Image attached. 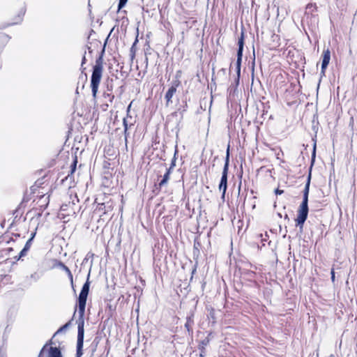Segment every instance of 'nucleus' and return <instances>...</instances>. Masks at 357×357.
<instances>
[{"mask_svg":"<svg viewBox=\"0 0 357 357\" xmlns=\"http://www.w3.org/2000/svg\"><path fill=\"white\" fill-rule=\"evenodd\" d=\"M90 273L88 274L86 282L84 284L78 297V313L79 319L77 320V352L76 357H81L83 354L82 349L84 344V315L85 312V307L87 296L89 292V282Z\"/></svg>","mask_w":357,"mask_h":357,"instance_id":"nucleus-1","label":"nucleus"},{"mask_svg":"<svg viewBox=\"0 0 357 357\" xmlns=\"http://www.w3.org/2000/svg\"><path fill=\"white\" fill-rule=\"evenodd\" d=\"M310 174H309L307 183L303 190V198L301 204L298 211L297 218L296 219V226H299L301 229H303V224L307 218L308 214V194L310 183Z\"/></svg>","mask_w":357,"mask_h":357,"instance_id":"nucleus-2","label":"nucleus"},{"mask_svg":"<svg viewBox=\"0 0 357 357\" xmlns=\"http://www.w3.org/2000/svg\"><path fill=\"white\" fill-rule=\"evenodd\" d=\"M103 59L102 56H100L96 61V64L93 67V72L91 79V87L93 98L96 97L99 84L100 83L103 73Z\"/></svg>","mask_w":357,"mask_h":357,"instance_id":"nucleus-3","label":"nucleus"},{"mask_svg":"<svg viewBox=\"0 0 357 357\" xmlns=\"http://www.w3.org/2000/svg\"><path fill=\"white\" fill-rule=\"evenodd\" d=\"M229 145H228L227 153H226V158H225V162L222 174L221 180L218 186L219 190L222 191V198H225V192L227 188V174H228V169H229Z\"/></svg>","mask_w":357,"mask_h":357,"instance_id":"nucleus-4","label":"nucleus"},{"mask_svg":"<svg viewBox=\"0 0 357 357\" xmlns=\"http://www.w3.org/2000/svg\"><path fill=\"white\" fill-rule=\"evenodd\" d=\"M47 346H49V348L46 349V357H63L62 354L63 346H62L61 342L57 344L52 340V341L46 343V347Z\"/></svg>","mask_w":357,"mask_h":357,"instance_id":"nucleus-5","label":"nucleus"},{"mask_svg":"<svg viewBox=\"0 0 357 357\" xmlns=\"http://www.w3.org/2000/svg\"><path fill=\"white\" fill-rule=\"evenodd\" d=\"M238 50L237 52V61H236V71L238 75H240L241 72V59L243 56V45H244V36L243 33H241V36L240 38L238 39Z\"/></svg>","mask_w":357,"mask_h":357,"instance_id":"nucleus-6","label":"nucleus"},{"mask_svg":"<svg viewBox=\"0 0 357 357\" xmlns=\"http://www.w3.org/2000/svg\"><path fill=\"white\" fill-rule=\"evenodd\" d=\"M45 176H43L41 178H38L35 183L31 187V193L36 195V197L40 198L43 197L44 195L43 192H40V190L43 189L42 186L44 183Z\"/></svg>","mask_w":357,"mask_h":357,"instance_id":"nucleus-7","label":"nucleus"},{"mask_svg":"<svg viewBox=\"0 0 357 357\" xmlns=\"http://www.w3.org/2000/svg\"><path fill=\"white\" fill-rule=\"evenodd\" d=\"M181 84V82L178 79H176L173 82L172 85L167 91L165 98L166 100V106H169V103L172 102V98L174 94L176 91L177 87Z\"/></svg>","mask_w":357,"mask_h":357,"instance_id":"nucleus-8","label":"nucleus"},{"mask_svg":"<svg viewBox=\"0 0 357 357\" xmlns=\"http://www.w3.org/2000/svg\"><path fill=\"white\" fill-rule=\"evenodd\" d=\"M50 262L52 263V268L59 267V268H61V269H63V271H65L66 272V273L68 274V276L69 279L70 280L71 283L72 284L73 283V274H72L70 270L64 264H63L61 261H58L56 259H52L50 261Z\"/></svg>","mask_w":357,"mask_h":357,"instance_id":"nucleus-9","label":"nucleus"},{"mask_svg":"<svg viewBox=\"0 0 357 357\" xmlns=\"http://www.w3.org/2000/svg\"><path fill=\"white\" fill-rule=\"evenodd\" d=\"M322 57L323 58H322L321 73L322 75H324L325 70H326V69L330 62V60H331V52H330L329 49H326L323 51Z\"/></svg>","mask_w":357,"mask_h":357,"instance_id":"nucleus-10","label":"nucleus"},{"mask_svg":"<svg viewBox=\"0 0 357 357\" xmlns=\"http://www.w3.org/2000/svg\"><path fill=\"white\" fill-rule=\"evenodd\" d=\"M25 9L24 8H21V10L19 11L17 17H15L14 21L8 24V26H13L15 24H18L21 23V22L23 20V17L25 14Z\"/></svg>","mask_w":357,"mask_h":357,"instance_id":"nucleus-11","label":"nucleus"},{"mask_svg":"<svg viewBox=\"0 0 357 357\" xmlns=\"http://www.w3.org/2000/svg\"><path fill=\"white\" fill-rule=\"evenodd\" d=\"M71 325V321H69L68 322H67L66 324H64L63 326H62L61 328H59L56 331V333L54 334L53 337L51 338V340L50 341H52V340L56 342L58 344L59 342H57L56 340V336L61 333H63V332H65L69 327Z\"/></svg>","mask_w":357,"mask_h":357,"instance_id":"nucleus-12","label":"nucleus"},{"mask_svg":"<svg viewBox=\"0 0 357 357\" xmlns=\"http://www.w3.org/2000/svg\"><path fill=\"white\" fill-rule=\"evenodd\" d=\"M10 39V37L8 35L4 33H0V53L6 45L8 43Z\"/></svg>","mask_w":357,"mask_h":357,"instance_id":"nucleus-13","label":"nucleus"},{"mask_svg":"<svg viewBox=\"0 0 357 357\" xmlns=\"http://www.w3.org/2000/svg\"><path fill=\"white\" fill-rule=\"evenodd\" d=\"M35 235V234H32V237L30 238L26 243L25 245L24 246L23 249L20 251V254H19V257L17 258V259H20L21 257L25 256L26 255V252L27 251L29 250L30 248V244H31V242L32 241V238L33 237V236Z\"/></svg>","mask_w":357,"mask_h":357,"instance_id":"nucleus-14","label":"nucleus"},{"mask_svg":"<svg viewBox=\"0 0 357 357\" xmlns=\"http://www.w3.org/2000/svg\"><path fill=\"white\" fill-rule=\"evenodd\" d=\"M194 324V321L192 317H188L186 319V322L185 324V327L186 328L188 333H192V325Z\"/></svg>","mask_w":357,"mask_h":357,"instance_id":"nucleus-15","label":"nucleus"},{"mask_svg":"<svg viewBox=\"0 0 357 357\" xmlns=\"http://www.w3.org/2000/svg\"><path fill=\"white\" fill-rule=\"evenodd\" d=\"M171 172H170V169H167V172L164 174L162 179L159 183L160 187L165 185L167 183V182L169 179V175H170Z\"/></svg>","mask_w":357,"mask_h":357,"instance_id":"nucleus-16","label":"nucleus"},{"mask_svg":"<svg viewBox=\"0 0 357 357\" xmlns=\"http://www.w3.org/2000/svg\"><path fill=\"white\" fill-rule=\"evenodd\" d=\"M23 203H20L19 206L14 211L13 215H15L14 221H16L18 218H20L22 214L24 213V211L22 209V206Z\"/></svg>","mask_w":357,"mask_h":357,"instance_id":"nucleus-17","label":"nucleus"},{"mask_svg":"<svg viewBox=\"0 0 357 357\" xmlns=\"http://www.w3.org/2000/svg\"><path fill=\"white\" fill-rule=\"evenodd\" d=\"M77 157L75 158V160L73 161V162L70 165V173L68 174V176L65 178L66 179H68V177L70 176V175H72L75 169H76V166H77Z\"/></svg>","mask_w":357,"mask_h":357,"instance_id":"nucleus-18","label":"nucleus"},{"mask_svg":"<svg viewBox=\"0 0 357 357\" xmlns=\"http://www.w3.org/2000/svg\"><path fill=\"white\" fill-rule=\"evenodd\" d=\"M178 153V151L176 150L175 151V153H174V156L173 158V159L172 160V162H171V165H170V167L167 169H170V172H172V169L175 167L176 165V154Z\"/></svg>","mask_w":357,"mask_h":357,"instance_id":"nucleus-19","label":"nucleus"},{"mask_svg":"<svg viewBox=\"0 0 357 357\" xmlns=\"http://www.w3.org/2000/svg\"><path fill=\"white\" fill-rule=\"evenodd\" d=\"M103 96L105 98H107L109 102H112L114 96L112 93H104Z\"/></svg>","mask_w":357,"mask_h":357,"instance_id":"nucleus-20","label":"nucleus"},{"mask_svg":"<svg viewBox=\"0 0 357 357\" xmlns=\"http://www.w3.org/2000/svg\"><path fill=\"white\" fill-rule=\"evenodd\" d=\"M43 275V271H40L39 273L38 272H36L34 273L33 274H32L31 275V278L32 279H33L34 280H36L37 279H38L40 277H41Z\"/></svg>","mask_w":357,"mask_h":357,"instance_id":"nucleus-21","label":"nucleus"},{"mask_svg":"<svg viewBox=\"0 0 357 357\" xmlns=\"http://www.w3.org/2000/svg\"><path fill=\"white\" fill-rule=\"evenodd\" d=\"M123 126H124V135H125V137L126 139L127 138V136H128V123H127V121H126V119H123Z\"/></svg>","mask_w":357,"mask_h":357,"instance_id":"nucleus-22","label":"nucleus"},{"mask_svg":"<svg viewBox=\"0 0 357 357\" xmlns=\"http://www.w3.org/2000/svg\"><path fill=\"white\" fill-rule=\"evenodd\" d=\"M128 0H119L118 9L119 10H121L124 6L126 4Z\"/></svg>","mask_w":357,"mask_h":357,"instance_id":"nucleus-23","label":"nucleus"},{"mask_svg":"<svg viewBox=\"0 0 357 357\" xmlns=\"http://www.w3.org/2000/svg\"><path fill=\"white\" fill-rule=\"evenodd\" d=\"M57 159H58V157H56V158H54V159H52V160L50 162V163H49V165H48V167H53L54 165H56V160H57Z\"/></svg>","mask_w":357,"mask_h":357,"instance_id":"nucleus-24","label":"nucleus"},{"mask_svg":"<svg viewBox=\"0 0 357 357\" xmlns=\"http://www.w3.org/2000/svg\"><path fill=\"white\" fill-rule=\"evenodd\" d=\"M45 354V345L43 346V347L40 349V354L38 355V357H43Z\"/></svg>","mask_w":357,"mask_h":357,"instance_id":"nucleus-25","label":"nucleus"},{"mask_svg":"<svg viewBox=\"0 0 357 357\" xmlns=\"http://www.w3.org/2000/svg\"><path fill=\"white\" fill-rule=\"evenodd\" d=\"M204 356H205V348H204V347H202L201 349L200 357H204Z\"/></svg>","mask_w":357,"mask_h":357,"instance_id":"nucleus-26","label":"nucleus"},{"mask_svg":"<svg viewBox=\"0 0 357 357\" xmlns=\"http://www.w3.org/2000/svg\"><path fill=\"white\" fill-rule=\"evenodd\" d=\"M275 192L276 195H282L284 192V191L282 190H280V189L277 188L275 190Z\"/></svg>","mask_w":357,"mask_h":357,"instance_id":"nucleus-27","label":"nucleus"},{"mask_svg":"<svg viewBox=\"0 0 357 357\" xmlns=\"http://www.w3.org/2000/svg\"><path fill=\"white\" fill-rule=\"evenodd\" d=\"M331 280L333 282H334L335 281V271H334L333 268L331 270Z\"/></svg>","mask_w":357,"mask_h":357,"instance_id":"nucleus-28","label":"nucleus"},{"mask_svg":"<svg viewBox=\"0 0 357 357\" xmlns=\"http://www.w3.org/2000/svg\"><path fill=\"white\" fill-rule=\"evenodd\" d=\"M315 150H316V144H314V146L312 155V162H314V158L315 157Z\"/></svg>","mask_w":357,"mask_h":357,"instance_id":"nucleus-29","label":"nucleus"},{"mask_svg":"<svg viewBox=\"0 0 357 357\" xmlns=\"http://www.w3.org/2000/svg\"><path fill=\"white\" fill-rule=\"evenodd\" d=\"M85 54H86V52H84V54L82 59V66H83V65L86 63V61Z\"/></svg>","mask_w":357,"mask_h":357,"instance_id":"nucleus-30","label":"nucleus"},{"mask_svg":"<svg viewBox=\"0 0 357 357\" xmlns=\"http://www.w3.org/2000/svg\"><path fill=\"white\" fill-rule=\"evenodd\" d=\"M181 70H178L176 72V79L179 80L178 79L181 77Z\"/></svg>","mask_w":357,"mask_h":357,"instance_id":"nucleus-31","label":"nucleus"},{"mask_svg":"<svg viewBox=\"0 0 357 357\" xmlns=\"http://www.w3.org/2000/svg\"><path fill=\"white\" fill-rule=\"evenodd\" d=\"M0 357H6V356L4 354L0 352Z\"/></svg>","mask_w":357,"mask_h":357,"instance_id":"nucleus-32","label":"nucleus"},{"mask_svg":"<svg viewBox=\"0 0 357 357\" xmlns=\"http://www.w3.org/2000/svg\"><path fill=\"white\" fill-rule=\"evenodd\" d=\"M312 6V4H307V8H310Z\"/></svg>","mask_w":357,"mask_h":357,"instance_id":"nucleus-33","label":"nucleus"},{"mask_svg":"<svg viewBox=\"0 0 357 357\" xmlns=\"http://www.w3.org/2000/svg\"><path fill=\"white\" fill-rule=\"evenodd\" d=\"M284 218H285V219H288V215H285Z\"/></svg>","mask_w":357,"mask_h":357,"instance_id":"nucleus-34","label":"nucleus"},{"mask_svg":"<svg viewBox=\"0 0 357 357\" xmlns=\"http://www.w3.org/2000/svg\"><path fill=\"white\" fill-rule=\"evenodd\" d=\"M202 344L206 345L207 344V342H202Z\"/></svg>","mask_w":357,"mask_h":357,"instance_id":"nucleus-35","label":"nucleus"}]
</instances>
